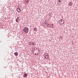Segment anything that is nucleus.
<instances>
[{
  "label": "nucleus",
  "mask_w": 78,
  "mask_h": 78,
  "mask_svg": "<svg viewBox=\"0 0 78 78\" xmlns=\"http://www.w3.org/2000/svg\"><path fill=\"white\" fill-rule=\"evenodd\" d=\"M62 19H61L60 21H59V22L60 23H61L62 22Z\"/></svg>",
  "instance_id": "nucleus-11"
},
{
  "label": "nucleus",
  "mask_w": 78,
  "mask_h": 78,
  "mask_svg": "<svg viewBox=\"0 0 78 78\" xmlns=\"http://www.w3.org/2000/svg\"><path fill=\"white\" fill-rule=\"evenodd\" d=\"M47 20H45V22H48V21H47Z\"/></svg>",
  "instance_id": "nucleus-20"
},
{
  "label": "nucleus",
  "mask_w": 78,
  "mask_h": 78,
  "mask_svg": "<svg viewBox=\"0 0 78 78\" xmlns=\"http://www.w3.org/2000/svg\"><path fill=\"white\" fill-rule=\"evenodd\" d=\"M34 31H37V28L36 27H35L34 29Z\"/></svg>",
  "instance_id": "nucleus-12"
},
{
  "label": "nucleus",
  "mask_w": 78,
  "mask_h": 78,
  "mask_svg": "<svg viewBox=\"0 0 78 78\" xmlns=\"http://www.w3.org/2000/svg\"><path fill=\"white\" fill-rule=\"evenodd\" d=\"M19 19V17H18L17 18L16 20V22H18Z\"/></svg>",
  "instance_id": "nucleus-8"
},
{
  "label": "nucleus",
  "mask_w": 78,
  "mask_h": 78,
  "mask_svg": "<svg viewBox=\"0 0 78 78\" xmlns=\"http://www.w3.org/2000/svg\"><path fill=\"white\" fill-rule=\"evenodd\" d=\"M14 55L16 56H18V53L17 52H15L14 53Z\"/></svg>",
  "instance_id": "nucleus-6"
},
{
  "label": "nucleus",
  "mask_w": 78,
  "mask_h": 78,
  "mask_svg": "<svg viewBox=\"0 0 78 78\" xmlns=\"http://www.w3.org/2000/svg\"><path fill=\"white\" fill-rule=\"evenodd\" d=\"M48 21H47V22L45 21L44 23H46V24H48Z\"/></svg>",
  "instance_id": "nucleus-14"
},
{
  "label": "nucleus",
  "mask_w": 78,
  "mask_h": 78,
  "mask_svg": "<svg viewBox=\"0 0 78 78\" xmlns=\"http://www.w3.org/2000/svg\"><path fill=\"white\" fill-rule=\"evenodd\" d=\"M30 45H32L31 44V43H30V44H29Z\"/></svg>",
  "instance_id": "nucleus-19"
},
{
  "label": "nucleus",
  "mask_w": 78,
  "mask_h": 78,
  "mask_svg": "<svg viewBox=\"0 0 78 78\" xmlns=\"http://www.w3.org/2000/svg\"><path fill=\"white\" fill-rule=\"evenodd\" d=\"M61 39H62V37L61 36Z\"/></svg>",
  "instance_id": "nucleus-21"
},
{
  "label": "nucleus",
  "mask_w": 78,
  "mask_h": 78,
  "mask_svg": "<svg viewBox=\"0 0 78 78\" xmlns=\"http://www.w3.org/2000/svg\"><path fill=\"white\" fill-rule=\"evenodd\" d=\"M25 2L27 3H28L29 2V0H25Z\"/></svg>",
  "instance_id": "nucleus-13"
},
{
  "label": "nucleus",
  "mask_w": 78,
  "mask_h": 78,
  "mask_svg": "<svg viewBox=\"0 0 78 78\" xmlns=\"http://www.w3.org/2000/svg\"><path fill=\"white\" fill-rule=\"evenodd\" d=\"M18 8H20V6H19V5H18Z\"/></svg>",
  "instance_id": "nucleus-18"
},
{
  "label": "nucleus",
  "mask_w": 78,
  "mask_h": 78,
  "mask_svg": "<svg viewBox=\"0 0 78 78\" xmlns=\"http://www.w3.org/2000/svg\"><path fill=\"white\" fill-rule=\"evenodd\" d=\"M47 27H48V28H50L52 27V26H51V24H48L47 25Z\"/></svg>",
  "instance_id": "nucleus-3"
},
{
  "label": "nucleus",
  "mask_w": 78,
  "mask_h": 78,
  "mask_svg": "<svg viewBox=\"0 0 78 78\" xmlns=\"http://www.w3.org/2000/svg\"><path fill=\"white\" fill-rule=\"evenodd\" d=\"M34 51H32V53H33Z\"/></svg>",
  "instance_id": "nucleus-16"
},
{
  "label": "nucleus",
  "mask_w": 78,
  "mask_h": 78,
  "mask_svg": "<svg viewBox=\"0 0 78 78\" xmlns=\"http://www.w3.org/2000/svg\"><path fill=\"white\" fill-rule=\"evenodd\" d=\"M47 24H46L45 23H44V26H47Z\"/></svg>",
  "instance_id": "nucleus-15"
},
{
  "label": "nucleus",
  "mask_w": 78,
  "mask_h": 78,
  "mask_svg": "<svg viewBox=\"0 0 78 78\" xmlns=\"http://www.w3.org/2000/svg\"><path fill=\"white\" fill-rule=\"evenodd\" d=\"M44 57L45 59H47L48 58V54L47 53H45L44 54Z\"/></svg>",
  "instance_id": "nucleus-2"
},
{
  "label": "nucleus",
  "mask_w": 78,
  "mask_h": 78,
  "mask_svg": "<svg viewBox=\"0 0 78 78\" xmlns=\"http://www.w3.org/2000/svg\"><path fill=\"white\" fill-rule=\"evenodd\" d=\"M23 76L24 77H27V73H25L24 74Z\"/></svg>",
  "instance_id": "nucleus-10"
},
{
  "label": "nucleus",
  "mask_w": 78,
  "mask_h": 78,
  "mask_svg": "<svg viewBox=\"0 0 78 78\" xmlns=\"http://www.w3.org/2000/svg\"><path fill=\"white\" fill-rule=\"evenodd\" d=\"M69 6H72V2H70L69 3Z\"/></svg>",
  "instance_id": "nucleus-9"
},
{
  "label": "nucleus",
  "mask_w": 78,
  "mask_h": 78,
  "mask_svg": "<svg viewBox=\"0 0 78 78\" xmlns=\"http://www.w3.org/2000/svg\"><path fill=\"white\" fill-rule=\"evenodd\" d=\"M31 44L33 46L35 45H36V43L35 42H32Z\"/></svg>",
  "instance_id": "nucleus-5"
},
{
  "label": "nucleus",
  "mask_w": 78,
  "mask_h": 78,
  "mask_svg": "<svg viewBox=\"0 0 78 78\" xmlns=\"http://www.w3.org/2000/svg\"><path fill=\"white\" fill-rule=\"evenodd\" d=\"M58 1L60 2V3H61V1H60V0H58Z\"/></svg>",
  "instance_id": "nucleus-17"
},
{
  "label": "nucleus",
  "mask_w": 78,
  "mask_h": 78,
  "mask_svg": "<svg viewBox=\"0 0 78 78\" xmlns=\"http://www.w3.org/2000/svg\"><path fill=\"white\" fill-rule=\"evenodd\" d=\"M16 11H17V12H20V11H21V10L19 8H17L16 9Z\"/></svg>",
  "instance_id": "nucleus-4"
},
{
  "label": "nucleus",
  "mask_w": 78,
  "mask_h": 78,
  "mask_svg": "<svg viewBox=\"0 0 78 78\" xmlns=\"http://www.w3.org/2000/svg\"><path fill=\"white\" fill-rule=\"evenodd\" d=\"M52 27H53V26L52 25Z\"/></svg>",
  "instance_id": "nucleus-22"
},
{
  "label": "nucleus",
  "mask_w": 78,
  "mask_h": 78,
  "mask_svg": "<svg viewBox=\"0 0 78 78\" xmlns=\"http://www.w3.org/2000/svg\"><path fill=\"white\" fill-rule=\"evenodd\" d=\"M23 31L24 32H25V33H28V31H29V29L27 27H25L23 29Z\"/></svg>",
  "instance_id": "nucleus-1"
},
{
  "label": "nucleus",
  "mask_w": 78,
  "mask_h": 78,
  "mask_svg": "<svg viewBox=\"0 0 78 78\" xmlns=\"http://www.w3.org/2000/svg\"><path fill=\"white\" fill-rule=\"evenodd\" d=\"M62 22L61 23H60V25H64V23H64V21H62Z\"/></svg>",
  "instance_id": "nucleus-7"
}]
</instances>
